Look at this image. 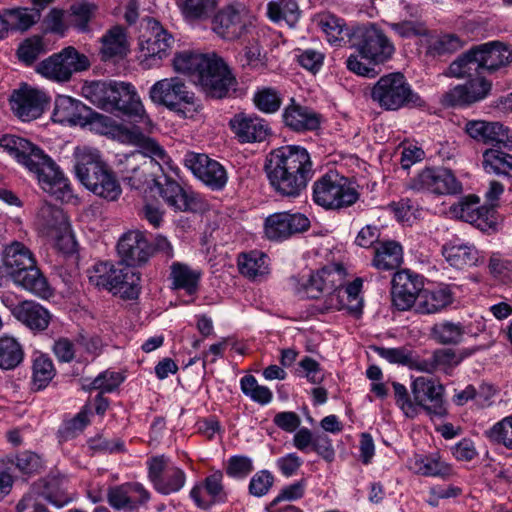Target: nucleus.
<instances>
[{
  "label": "nucleus",
  "mask_w": 512,
  "mask_h": 512,
  "mask_svg": "<svg viewBox=\"0 0 512 512\" xmlns=\"http://www.w3.org/2000/svg\"><path fill=\"white\" fill-rule=\"evenodd\" d=\"M82 91L98 108L122 115L134 123L128 130L130 142L140 147L142 153L164 160L165 150L154 139L144 135L151 127V120L134 85L123 81H94L86 84Z\"/></svg>",
  "instance_id": "1"
},
{
  "label": "nucleus",
  "mask_w": 512,
  "mask_h": 512,
  "mask_svg": "<svg viewBox=\"0 0 512 512\" xmlns=\"http://www.w3.org/2000/svg\"><path fill=\"white\" fill-rule=\"evenodd\" d=\"M512 60L511 51L500 42H488L471 48L449 66L452 76L469 80L445 93L443 102L448 106H465L484 99L491 84L483 77L507 65Z\"/></svg>",
  "instance_id": "2"
},
{
  "label": "nucleus",
  "mask_w": 512,
  "mask_h": 512,
  "mask_svg": "<svg viewBox=\"0 0 512 512\" xmlns=\"http://www.w3.org/2000/svg\"><path fill=\"white\" fill-rule=\"evenodd\" d=\"M264 169L274 191L291 198L298 197L313 176L310 154L298 145L272 150L266 157Z\"/></svg>",
  "instance_id": "3"
},
{
  "label": "nucleus",
  "mask_w": 512,
  "mask_h": 512,
  "mask_svg": "<svg viewBox=\"0 0 512 512\" xmlns=\"http://www.w3.org/2000/svg\"><path fill=\"white\" fill-rule=\"evenodd\" d=\"M0 146L17 162L36 174L38 182L45 192L58 199L70 196L71 189L68 179L41 148L29 140L15 135L4 136L0 141Z\"/></svg>",
  "instance_id": "4"
},
{
  "label": "nucleus",
  "mask_w": 512,
  "mask_h": 512,
  "mask_svg": "<svg viewBox=\"0 0 512 512\" xmlns=\"http://www.w3.org/2000/svg\"><path fill=\"white\" fill-rule=\"evenodd\" d=\"M350 46L358 51L359 56L350 55L346 61L347 68L365 77H375L377 72L371 64H382L395 52L394 44L375 25L353 27Z\"/></svg>",
  "instance_id": "5"
},
{
  "label": "nucleus",
  "mask_w": 512,
  "mask_h": 512,
  "mask_svg": "<svg viewBox=\"0 0 512 512\" xmlns=\"http://www.w3.org/2000/svg\"><path fill=\"white\" fill-rule=\"evenodd\" d=\"M74 159L76 177L85 188L108 201H116L120 197L121 186L97 150L76 148Z\"/></svg>",
  "instance_id": "6"
},
{
  "label": "nucleus",
  "mask_w": 512,
  "mask_h": 512,
  "mask_svg": "<svg viewBox=\"0 0 512 512\" xmlns=\"http://www.w3.org/2000/svg\"><path fill=\"white\" fill-rule=\"evenodd\" d=\"M3 264L17 286L41 298H48L52 295L50 285L36 266L32 252L23 243L13 241L5 246Z\"/></svg>",
  "instance_id": "7"
},
{
  "label": "nucleus",
  "mask_w": 512,
  "mask_h": 512,
  "mask_svg": "<svg viewBox=\"0 0 512 512\" xmlns=\"http://www.w3.org/2000/svg\"><path fill=\"white\" fill-rule=\"evenodd\" d=\"M372 101L385 111H398L403 108H417L425 105L421 96L412 89L405 76L389 73L379 78L371 89Z\"/></svg>",
  "instance_id": "8"
},
{
  "label": "nucleus",
  "mask_w": 512,
  "mask_h": 512,
  "mask_svg": "<svg viewBox=\"0 0 512 512\" xmlns=\"http://www.w3.org/2000/svg\"><path fill=\"white\" fill-rule=\"evenodd\" d=\"M312 198L325 209H341L353 205L359 194L347 177L329 171L313 183Z\"/></svg>",
  "instance_id": "9"
},
{
  "label": "nucleus",
  "mask_w": 512,
  "mask_h": 512,
  "mask_svg": "<svg viewBox=\"0 0 512 512\" xmlns=\"http://www.w3.org/2000/svg\"><path fill=\"white\" fill-rule=\"evenodd\" d=\"M151 101L175 112L180 117H188L196 111V97L179 77L156 81L149 89Z\"/></svg>",
  "instance_id": "10"
},
{
  "label": "nucleus",
  "mask_w": 512,
  "mask_h": 512,
  "mask_svg": "<svg viewBox=\"0 0 512 512\" xmlns=\"http://www.w3.org/2000/svg\"><path fill=\"white\" fill-rule=\"evenodd\" d=\"M154 185L164 203L176 212L202 213L208 209V203L198 193L183 187L171 176H159L154 179Z\"/></svg>",
  "instance_id": "11"
},
{
  "label": "nucleus",
  "mask_w": 512,
  "mask_h": 512,
  "mask_svg": "<svg viewBox=\"0 0 512 512\" xmlns=\"http://www.w3.org/2000/svg\"><path fill=\"white\" fill-rule=\"evenodd\" d=\"M149 35H143L139 41V64L144 69L159 67L174 43L173 36L153 18L147 20Z\"/></svg>",
  "instance_id": "12"
},
{
  "label": "nucleus",
  "mask_w": 512,
  "mask_h": 512,
  "mask_svg": "<svg viewBox=\"0 0 512 512\" xmlns=\"http://www.w3.org/2000/svg\"><path fill=\"white\" fill-rule=\"evenodd\" d=\"M253 21L254 17L243 4H228L213 15L211 29L220 38L234 41L251 32Z\"/></svg>",
  "instance_id": "13"
},
{
  "label": "nucleus",
  "mask_w": 512,
  "mask_h": 512,
  "mask_svg": "<svg viewBox=\"0 0 512 512\" xmlns=\"http://www.w3.org/2000/svg\"><path fill=\"white\" fill-rule=\"evenodd\" d=\"M89 66L88 57L69 46L43 60L38 65L37 72L48 79L66 82L74 73L84 71Z\"/></svg>",
  "instance_id": "14"
},
{
  "label": "nucleus",
  "mask_w": 512,
  "mask_h": 512,
  "mask_svg": "<svg viewBox=\"0 0 512 512\" xmlns=\"http://www.w3.org/2000/svg\"><path fill=\"white\" fill-rule=\"evenodd\" d=\"M346 271L340 264L312 271L308 275L293 278L295 293L301 298L318 299L327 288L338 287L345 282Z\"/></svg>",
  "instance_id": "15"
},
{
  "label": "nucleus",
  "mask_w": 512,
  "mask_h": 512,
  "mask_svg": "<svg viewBox=\"0 0 512 512\" xmlns=\"http://www.w3.org/2000/svg\"><path fill=\"white\" fill-rule=\"evenodd\" d=\"M207 97L222 99L230 97L236 91L237 81L226 63L212 55L209 67L205 68L197 84Z\"/></svg>",
  "instance_id": "16"
},
{
  "label": "nucleus",
  "mask_w": 512,
  "mask_h": 512,
  "mask_svg": "<svg viewBox=\"0 0 512 512\" xmlns=\"http://www.w3.org/2000/svg\"><path fill=\"white\" fill-rule=\"evenodd\" d=\"M415 414L417 407L422 408L430 416L444 417L447 414V403L444 400V386L428 377H417L411 383Z\"/></svg>",
  "instance_id": "17"
},
{
  "label": "nucleus",
  "mask_w": 512,
  "mask_h": 512,
  "mask_svg": "<svg viewBox=\"0 0 512 512\" xmlns=\"http://www.w3.org/2000/svg\"><path fill=\"white\" fill-rule=\"evenodd\" d=\"M408 186L417 192H429L437 195L462 192V185L452 171L443 167L423 169L411 178Z\"/></svg>",
  "instance_id": "18"
},
{
  "label": "nucleus",
  "mask_w": 512,
  "mask_h": 512,
  "mask_svg": "<svg viewBox=\"0 0 512 512\" xmlns=\"http://www.w3.org/2000/svg\"><path fill=\"white\" fill-rule=\"evenodd\" d=\"M148 477L156 491L169 495L180 491L186 483L184 471L165 456H156L148 462Z\"/></svg>",
  "instance_id": "19"
},
{
  "label": "nucleus",
  "mask_w": 512,
  "mask_h": 512,
  "mask_svg": "<svg viewBox=\"0 0 512 512\" xmlns=\"http://www.w3.org/2000/svg\"><path fill=\"white\" fill-rule=\"evenodd\" d=\"M391 284L392 304L399 311L415 306L424 287L423 277L409 269L397 271Z\"/></svg>",
  "instance_id": "20"
},
{
  "label": "nucleus",
  "mask_w": 512,
  "mask_h": 512,
  "mask_svg": "<svg viewBox=\"0 0 512 512\" xmlns=\"http://www.w3.org/2000/svg\"><path fill=\"white\" fill-rule=\"evenodd\" d=\"M184 165L213 191H220L227 184L228 176L225 168L206 154L188 152L184 157Z\"/></svg>",
  "instance_id": "21"
},
{
  "label": "nucleus",
  "mask_w": 512,
  "mask_h": 512,
  "mask_svg": "<svg viewBox=\"0 0 512 512\" xmlns=\"http://www.w3.org/2000/svg\"><path fill=\"white\" fill-rule=\"evenodd\" d=\"M49 98L45 92L26 83L14 90L10 96V106L13 113L22 121H31L40 117Z\"/></svg>",
  "instance_id": "22"
},
{
  "label": "nucleus",
  "mask_w": 512,
  "mask_h": 512,
  "mask_svg": "<svg viewBox=\"0 0 512 512\" xmlns=\"http://www.w3.org/2000/svg\"><path fill=\"white\" fill-rule=\"evenodd\" d=\"M310 227L309 219L302 213L279 212L265 219L264 231L268 239L283 241L304 232Z\"/></svg>",
  "instance_id": "23"
},
{
  "label": "nucleus",
  "mask_w": 512,
  "mask_h": 512,
  "mask_svg": "<svg viewBox=\"0 0 512 512\" xmlns=\"http://www.w3.org/2000/svg\"><path fill=\"white\" fill-rule=\"evenodd\" d=\"M117 251L121 262L133 268L148 261L153 254V247L144 232L132 230L119 239Z\"/></svg>",
  "instance_id": "24"
},
{
  "label": "nucleus",
  "mask_w": 512,
  "mask_h": 512,
  "mask_svg": "<svg viewBox=\"0 0 512 512\" xmlns=\"http://www.w3.org/2000/svg\"><path fill=\"white\" fill-rule=\"evenodd\" d=\"M229 127L242 144L263 142L271 135L269 123L256 114L236 113L229 120Z\"/></svg>",
  "instance_id": "25"
},
{
  "label": "nucleus",
  "mask_w": 512,
  "mask_h": 512,
  "mask_svg": "<svg viewBox=\"0 0 512 512\" xmlns=\"http://www.w3.org/2000/svg\"><path fill=\"white\" fill-rule=\"evenodd\" d=\"M465 131L477 141L492 146L500 144L512 149V136L509 134V129L499 122L470 120L465 124Z\"/></svg>",
  "instance_id": "26"
},
{
  "label": "nucleus",
  "mask_w": 512,
  "mask_h": 512,
  "mask_svg": "<svg viewBox=\"0 0 512 512\" xmlns=\"http://www.w3.org/2000/svg\"><path fill=\"white\" fill-rule=\"evenodd\" d=\"M223 477L221 471H214L205 478L203 483L197 484L191 489L190 497L198 507L207 509L214 503H223L227 500Z\"/></svg>",
  "instance_id": "27"
},
{
  "label": "nucleus",
  "mask_w": 512,
  "mask_h": 512,
  "mask_svg": "<svg viewBox=\"0 0 512 512\" xmlns=\"http://www.w3.org/2000/svg\"><path fill=\"white\" fill-rule=\"evenodd\" d=\"M91 109L81 101L70 96L59 95L55 99L52 119L60 124L80 125L88 124Z\"/></svg>",
  "instance_id": "28"
},
{
  "label": "nucleus",
  "mask_w": 512,
  "mask_h": 512,
  "mask_svg": "<svg viewBox=\"0 0 512 512\" xmlns=\"http://www.w3.org/2000/svg\"><path fill=\"white\" fill-rule=\"evenodd\" d=\"M284 124L295 132L315 131L321 125V115L313 109L297 104L294 99L282 114Z\"/></svg>",
  "instance_id": "29"
},
{
  "label": "nucleus",
  "mask_w": 512,
  "mask_h": 512,
  "mask_svg": "<svg viewBox=\"0 0 512 512\" xmlns=\"http://www.w3.org/2000/svg\"><path fill=\"white\" fill-rule=\"evenodd\" d=\"M442 254L446 261L456 269L476 266L482 262V257L475 246L452 240L444 244Z\"/></svg>",
  "instance_id": "30"
},
{
  "label": "nucleus",
  "mask_w": 512,
  "mask_h": 512,
  "mask_svg": "<svg viewBox=\"0 0 512 512\" xmlns=\"http://www.w3.org/2000/svg\"><path fill=\"white\" fill-rule=\"evenodd\" d=\"M108 291L119 295L123 299L132 300L138 297L140 292V275L133 268L118 265L117 271L112 274Z\"/></svg>",
  "instance_id": "31"
},
{
  "label": "nucleus",
  "mask_w": 512,
  "mask_h": 512,
  "mask_svg": "<svg viewBox=\"0 0 512 512\" xmlns=\"http://www.w3.org/2000/svg\"><path fill=\"white\" fill-rule=\"evenodd\" d=\"M453 302V293L448 286L436 289H422L415 311L419 314H433L446 308Z\"/></svg>",
  "instance_id": "32"
},
{
  "label": "nucleus",
  "mask_w": 512,
  "mask_h": 512,
  "mask_svg": "<svg viewBox=\"0 0 512 512\" xmlns=\"http://www.w3.org/2000/svg\"><path fill=\"white\" fill-rule=\"evenodd\" d=\"M403 262V248L394 240L379 242L374 248V256L371 265L377 270H395Z\"/></svg>",
  "instance_id": "33"
},
{
  "label": "nucleus",
  "mask_w": 512,
  "mask_h": 512,
  "mask_svg": "<svg viewBox=\"0 0 512 512\" xmlns=\"http://www.w3.org/2000/svg\"><path fill=\"white\" fill-rule=\"evenodd\" d=\"M479 202L480 200L477 196L470 195L452 205L450 210L456 218L484 230L487 226L486 215L489 210L485 207H480Z\"/></svg>",
  "instance_id": "34"
},
{
  "label": "nucleus",
  "mask_w": 512,
  "mask_h": 512,
  "mask_svg": "<svg viewBox=\"0 0 512 512\" xmlns=\"http://www.w3.org/2000/svg\"><path fill=\"white\" fill-rule=\"evenodd\" d=\"M211 57L192 51H182L175 54L173 67L176 72L188 75L197 84L201 72L209 67Z\"/></svg>",
  "instance_id": "35"
},
{
  "label": "nucleus",
  "mask_w": 512,
  "mask_h": 512,
  "mask_svg": "<svg viewBox=\"0 0 512 512\" xmlns=\"http://www.w3.org/2000/svg\"><path fill=\"white\" fill-rule=\"evenodd\" d=\"M101 43L100 53L101 59L104 61L123 58L129 51L127 35L125 29L121 26H114L109 29L102 36Z\"/></svg>",
  "instance_id": "36"
},
{
  "label": "nucleus",
  "mask_w": 512,
  "mask_h": 512,
  "mask_svg": "<svg viewBox=\"0 0 512 512\" xmlns=\"http://www.w3.org/2000/svg\"><path fill=\"white\" fill-rule=\"evenodd\" d=\"M511 149L503 145L495 144L492 148L483 152V167L488 173L511 175L512 173V154Z\"/></svg>",
  "instance_id": "37"
},
{
  "label": "nucleus",
  "mask_w": 512,
  "mask_h": 512,
  "mask_svg": "<svg viewBox=\"0 0 512 512\" xmlns=\"http://www.w3.org/2000/svg\"><path fill=\"white\" fill-rule=\"evenodd\" d=\"M18 321L32 331H44L47 329L51 315L49 311L34 301H23V306L18 311Z\"/></svg>",
  "instance_id": "38"
},
{
  "label": "nucleus",
  "mask_w": 512,
  "mask_h": 512,
  "mask_svg": "<svg viewBox=\"0 0 512 512\" xmlns=\"http://www.w3.org/2000/svg\"><path fill=\"white\" fill-rule=\"evenodd\" d=\"M201 276L200 270L192 269L187 264L174 262L171 265L170 277L173 287L185 290L188 295L197 293Z\"/></svg>",
  "instance_id": "39"
},
{
  "label": "nucleus",
  "mask_w": 512,
  "mask_h": 512,
  "mask_svg": "<svg viewBox=\"0 0 512 512\" xmlns=\"http://www.w3.org/2000/svg\"><path fill=\"white\" fill-rule=\"evenodd\" d=\"M218 5V0H178L184 19L189 23H198L211 18Z\"/></svg>",
  "instance_id": "40"
},
{
  "label": "nucleus",
  "mask_w": 512,
  "mask_h": 512,
  "mask_svg": "<svg viewBox=\"0 0 512 512\" xmlns=\"http://www.w3.org/2000/svg\"><path fill=\"white\" fill-rule=\"evenodd\" d=\"M409 468L414 473L429 477H444L450 474V467L441 461L437 454L423 456L416 454L409 462Z\"/></svg>",
  "instance_id": "41"
},
{
  "label": "nucleus",
  "mask_w": 512,
  "mask_h": 512,
  "mask_svg": "<svg viewBox=\"0 0 512 512\" xmlns=\"http://www.w3.org/2000/svg\"><path fill=\"white\" fill-rule=\"evenodd\" d=\"M319 26L331 44L341 45V42L350 44V33L353 28L346 27L343 19L332 14L324 15L319 21Z\"/></svg>",
  "instance_id": "42"
},
{
  "label": "nucleus",
  "mask_w": 512,
  "mask_h": 512,
  "mask_svg": "<svg viewBox=\"0 0 512 512\" xmlns=\"http://www.w3.org/2000/svg\"><path fill=\"white\" fill-rule=\"evenodd\" d=\"M465 328L460 322L440 321L431 328V337L442 345H456L461 342Z\"/></svg>",
  "instance_id": "43"
},
{
  "label": "nucleus",
  "mask_w": 512,
  "mask_h": 512,
  "mask_svg": "<svg viewBox=\"0 0 512 512\" xmlns=\"http://www.w3.org/2000/svg\"><path fill=\"white\" fill-rule=\"evenodd\" d=\"M149 157L141 152V148L138 147V150L126 156L127 168L126 174L124 175V181L133 189H141L144 184L147 182V175L145 173L144 167L148 164L147 161H144L143 165H134L138 158ZM151 159H158V157H151ZM168 156L164 158L163 162H166ZM160 160V158H159ZM162 161V159H161Z\"/></svg>",
  "instance_id": "44"
},
{
  "label": "nucleus",
  "mask_w": 512,
  "mask_h": 512,
  "mask_svg": "<svg viewBox=\"0 0 512 512\" xmlns=\"http://www.w3.org/2000/svg\"><path fill=\"white\" fill-rule=\"evenodd\" d=\"M24 358V351L20 343L13 337L0 338V368L11 370L16 368Z\"/></svg>",
  "instance_id": "45"
},
{
  "label": "nucleus",
  "mask_w": 512,
  "mask_h": 512,
  "mask_svg": "<svg viewBox=\"0 0 512 512\" xmlns=\"http://www.w3.org/2000/svg\"><path fill=\"white\" fill-rule=\"evenodd\" d=\"M266 258L265 254L258 251L241 254L238 258L240 273L250 279L265 275L268 272Z\"/></svg>",
  "instance_id": "46"
},
{
  "label": "nucleus",
  "mask_w": 512,
  "mask_h": 512,
  "mask_svg": "<svg viewBox=\"0 0 512 512\" xmlns=\"http://www.w3.org/2000/svg\"><path fill=\"white\" fill-rule=\"evenodd\" d=\"M54 376L51 358L44 354L36 356L32 365V388L37 391L46 388Z\"/></svg>",
  "instance_id": "47"
},
{
  "label": "nucleus",
  "mask_w": 512,
  "mask_h": 512,
  "mask_svg": "<svg viewBox=\"0 0 512 512\" xmlns=\"http://www.w3.org/2000/svg\"><path fill=\"white\" fill-rule=\"evenodd\" d=\"M267 15L274 22L284 20L294 26L299 17L298 5L295 0L272 1L267 5Z\"/></svg>",
  "instance_id": "48"
},
{
  "label": "nucleus",
  "mask_w": 512,
  "mask_h": 512,
  "mask_svg": "<svg viewBox=\"0 0 512 512\" xmlns=\"http://www.w3.org/2000/svg\"><path fill=\"white\" fill-rule=\"evenodd\" d=\"M4 13L8 31L10 29L25 31L40 19V12L35 9L14 8Z\"/></svg>",
  "instance_id": "49"
},
{
  "label": "nucleus",
  "mask_w": 512,
  "mask_h": 512,
  "mask_svg": "<svg viewBox=\"0 0 512 512\" xmlns=\"http://www.w3.org/2000/svg\"><path fill=\"white\" fill-rule=\"evenodd\" d=\"M469 353H457L448 348L436 349L432 353L433 366L436 372L450 375L452 371L467 357Z\"/></svg>",
  "instance_id": "50"
},
{
  "label": "nucleus",
  "mask_w": 512,
  "mask_h": 512,
  "mask_svg": "<svg viewBox=\"0 0 512 512\" xmlns=\"http://www.w3.org/2000/svg\"><path fill=\"white\" fill-rule=\"evenodd\" d=\"M463 46V41L456 34H442L430 39L427 51L432 56L451 54Z\"/></svg>",
  "instance_id": "51"
},
{
  "label": "nucleus",
  "mask_w": 512,
  "mask_h": 512,
  "mask_svg": "<svg viewBox=\"0 0 512 512\" xmlns=\"http://www.w3.org/2000/svg\"><path fill=\"white\" fill-rule=\"evenodd\" d=\"M253 101L258 110L272 114L279 110L282 98L276 89L263 87L255 92Z\"/></svg>",
  "instance_id": "52"
},
{
  "label": "nucleus",
  "mask_w": 512,
  "mask_h": 512,
  "mask_svg": "<svg viewBox=\"0 0 512 512\" xmlns=\"http://www.w3.org/2000/svg\"><path fill=\"white\" fill-rule=\"evenodd\" d=\"M242 392L250 397L254 402L265 405L271 402L273 398L272 391L258 384L256 378L252 375H246L240 380Z\"/></svg>",
  "instance_id": "53"
},
{
  "label": "nucleus",
  "mask_w": 512,
  "mask_h": 512,
  "mask_svg": "<svg viewBox=\"0 0 512 512\" xmlns=\"http://www.w3.org/2000/svg\"><path fill=\"white\" fill-rule=\"evenodd\" d=\"M242 67L260 70L266 66V55L257 40L249 41L239 56Z\"/></svg>",
  "instance_id": "54"
},
{
  "label": "nucleus",
  "mask_w": 512,
  "mask_h": 512,
  "mask_svg": "<svg viewBox=\"0 0 512 512\" xmlns=\"http://www.w3.org/2000/svg\"><path fill=\"white\" fill-rule=\"evenodd\" d=\"M485 433L493 444L512 448V415L496 422Z\"/></svg>",
  "instance_id": "55"
},
{
  "label": "nucleus",
  "mask_w": 512,
  "mask_h": 512,
  "mask_svg": "<svg viewBox=\"0 0 512 512\" xmlns=\"http://www.w3.org/2000/svg\"><path fill=\"white\" fill-rule=\"evenodd\" d=\"M489 272L496 279L507 282L512 279V255L493 253L488 263Z\"/></svg>",
  "instance_id": "56"
},
{
  "label": "nucleus",
  "mask_w": 512,
  "mask_h": 512,
  "mask_svg": "<svg viewBox=\"0 0 512 512\" xmlns=\"http://www.w3.org/2000/svg\"><path fill=\"white\" fill-rule=\"evenodd\" d=\"M118 267L108 262H98L87 270L89 282L99 288L108 289L115 271Z\"/></svg>",
  "instance_id": "57"
},
{
  "label": "nucleus",
  "mask_w": 512,
  "mask_h": 512,
  "mask_svg": "<svg viewBox=\"0 0 512 512\" xmlns=\"http://www.w3.org/2000/svg\"><path fill=\"white\" fill-rule=\"evenodd\" d=\"M97 6L94 3L83 2L71 6L72 24L81 32L88 31V23L94 16Z\"/></svg>",
  "instance_id": "58"
},
{
  "label": "nucleus",
  "mask_w": 512,
  "mask_h": 512,
  "mask_svg": "<svg viewBox=\"0 0 512 512\" xmlns=\"http://www.w3.org/2000/svg\"><path fill=\"white\" fill-rule=\"evenodd\" d=\"M89 423L88 413L86 411H81L76 414L72 419L64 421L62 426L58 431V436L60 438V443L66 441L68 439L74 438Z\"/></svg>",
  "instance_id": "59"
},
{
  "label": "nucleus",
  "mask_w": 512,
  "mask_h": 512,
  "mask_svg": "<svg viewBox=\"0 0 512 512\" xmlns=\"http://www.w3.org/2000/svg\"><path fill=\"white\" fill-rule=\"evenodd\" d=\"M363 281L361 278H356L348 285L342 286V294L346 302L347 310L352 313H360L363 306V300L360 297Z\"/></svg>",
  "instance_id": "60"
},
{
  "label": "nucleus",
  "mask_w": 512,
  "mask_h": 512,
  "mask_svg": "<svg viewBox=\"0 0 512 512\" xmlns=\"http://www.w3.org/2000/svg\"><path fill=\"white\" fill-rule=\"evenodd\" d=\"M389 27L402 38H412L427 34L426 26L419 21L404 20L389 23Z\"/></svg>",
  "instance_id": "61"
},
{
  "label": "nucleus",
  "mask_w": 512,
  "mask_h": 512,
  "mask_svg": "<svg viewBox=\"0 0 512 512\" xmlns=\"http://www.w3.org/2000/svg\"><path fill=\"white\" fill-rule=\"evenodd\" d=\"M108 502L115 509L133 511L129 484L112 488L108 493Z\"/></svg>",
  "instance_id": "62"
},
{
  "label": "nucleus",
  "mask_w": 512,
  "mask_h": 512,
  "mask_svg": "<svg viewBox=\"0 0 512 512\" xmlns=\"http://www.w3.org/2000/svg\"><path fill=\"white\" fill-rule=\"evenodd\" d=\"M43 53V43L38 37L25 40L18 48L19 59L26 63H33Z\"/></svg>",
  "instance_id": "63"
},
{
  "label": "nucleus",
  "mask_w": 512,
  "mask_h": 512,
  "mask_svg": "<svg viewBox=\"0 0 512 512\" xmlns=\"http://www.w3.org/2000/svg\"><path fill=\"white\" fill-rule=\"evenodd\" d=\"M124 377L121 373L116 371L106 370L100 373L91 383L92 388L100 390L101 392H112L122 382Z\"/></svg>",
  "instance_id": "64"
}]
</instances>
